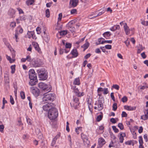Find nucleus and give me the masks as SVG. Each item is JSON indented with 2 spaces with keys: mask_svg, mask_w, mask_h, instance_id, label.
Segmentation results:
<instances>
[{
  "mask_svg": "<svg viewBox=\"0 0 148 148\" xmlns=\"http://www.w3.org/2000/svg\"><path fill=\"white\" fill-rule=\"evenodd\" d=\"M120 28V26L119 25H116L110 28V29L112 31H114L117 29H119Z\"/></svg>",
  "mask_w": 148,
  "mask_h": 148,
  "instance_id": "nucleus-22",
  "label": "nucleus"
},
{
  "mask_svg": "<svg viewBox=\"0 0 148 148\" xmlns=\"http://www.w3.org/2000/svg\"><path fill=\"white\" fill-rule=\"evenodd\" d=\"M37 72L40 79L44 80L47 79V75L42 70L38 69L37 70Z\"/></svg>",
  "mask_w": 148,
  "mask_h": 148,
  "instance_id": "nucleus-3",
  "label": "nucleus"
},
{
  "mask_svg": "<svg viewBox=\"0 0 148 148\" xmlns=\"http://www.w3.org/2000/svg\"><path fill=\"white\" fill-rule=\"evenodd\" d=\"M143 129L142 127V126L140 127H139V129L138 131V132L139 133H142L143 132Z\"/></svg>",
  "mask_w": 148,
  "mask_h": 148,
  "instance_id": "nucleus-64",
  "label": "nucleus"
},
{
  "mask_svg": "<svg viewBox=\"0 0 148 148\" xmlns=\"http://www.w3.org/2000/svg\"><path fill=\"white\" fill-rule=\"evenodd\" d=\"M124 108L128 110L132 111L135 110L136 107L135 106H131L125 105L124 106Z\"/></svg>",
  "mask_w": 148,
  "mask_h": 148,
  "instance_id": "nucleus-15",
  "label": "nucleus"
},
{
  "mask_svg": "<svg viewBox=\"0 0 148 148\" xmlns=\"http://www.w3.org/2000/svg\"><path fill=\"white\" fill-rule=\"evenodd\" d=\"M118 126L119 128L121 130H123L124 129V126L123 124L121 123H119L118 124Z\"/></svg>",
  "mask_w": 148,
  "mask_h": 148,
  "instance_id": "nucleus-37",
  "label": "nucleus"
},
{
  "mask_svg": "<svg viewBox=\"0 0 148 148\" xmlns=\"http://www.w3.org/2000/svg\"><path fill=\"white\" fill-rule=\"evenodd\" d=\"M26 18L25 16L23 15L22 16H21L19 17V19L21 21H24L25 20Z\"/></svg>",
  "mask_w": 148,
  "mask_h": 148,
  "instance_id": "nucleus-59",
  "label": "nucleus"
},
{
  "mask_svg": "<svg viewBox=\"0 0 148 148\" xmlns=\"http://www.w3.org/2000/svg\"><path fill=\"white\" fill-rule=\"evenodd\" d=\"M58 116V112L57 110L55 107L49 110L48 116L51 120L56 119Z\"/></svg>",
  "mask_w": 148,
  "mask_h": 148,
  "instance_id": "nucleus-2",
  "label": "nucleus"
},
{
  "mask_svg": "<svg viewBox=\"0 0 148 148\" xmlns=\"http://www.w3.org/2000/svg\"><path fill=\"white\" fill-rule=\"evenodd\" d=\"M126 134L125 133H121L120 134V136L119 138V142L121 143H122L123 142L124 137H125Z\"/></svg>",
  "mask_w": 148,
  "mask_h": 148,
  "instance_id": "nucleus-18",
  "label": "nucleus"
},
{
  "mask_svg": "<svg viewBox=\"0 0 148 148\" xmlns=\"http://www.w3.org/2000/svg\"><path fill=\"white\" fill-rule=\"evenodd\" d=\"M140 89L141 90H144L145 89L147 88H148V86L145 84V85L143 86H140Z\"/></svg>",
  "mask_w": 148,
  "mask_h": 148,
  "instance_id": "nucleus-35",
  "label": "nucleus"
},
{
  "mask_svg": "<svg viewBox=\"0 0 148 148\" xmlns=\"http://www.w3.org/2000/svg\"><path fill=\"white\" fill-rule=\"evenodd\" d=\"M6 56L7 59L9 61L10 63H11L14 62L15 60V59H12L10 57L8 56L7 55H6Z\"/></svg>",
  "mask_w": 148,
  "mask_h": 148,
  "instance_id": "nucleus-25",
  "label": "nucleus"
},
{
  "mask_svg": "<svg viewBox=\"0 0 148 148\" xmlns=\"http://www.w3.org/2000/svg\"><path fill=\"white\" fill-rule=\"evenodd\" d=\"M77 12V10L76 9H73L71 11V14H74Z\"/></svg>",
  "mask_w": 148,
  "mask_h": 148,
  "instance_id": "nucleus-58",
  "label": "nucleus"
},
{
  "mask_svg": "<svg viewBox=\"0 0 148 148\" xmlns=\"http://www.w3.org/2000/svg\"><path fill=\"white\" fill-rule=\"evenodd\" d=\"M56 141V140H54V139L53 138L51 143V146H53L55 144Z\"/></svg>",
  "mask_w": 148,
  "mask_h": 148,
  "instance_id": "nucleus-61",
  "label": "nucleus"
},
{
  "mask_svg": "<svg viewBox=\"0 0 148 148\" xmlns=\"http://www.w3.org/2000/svg\"><path fill=\"white\" fill-rule=\"evenodd\" d=\"M73 24V21H71L68 23L66 25V27L72 32H74L75 30Z\"/></svg>",
  "mask_w": 148,
  "mask_h": 148,
  "instance_id": "nucleus-7",
  "label": "nucleus"
},
{
  "mask_svg": "<svg viewBox=\"0 0 148 148\" xmlns=\"http://www.w3.org/2000/svg\"><path fill=\"white\" fill-rule=\"evenodd\" d=\"M81 127H77L75 129V132L77 134H78L79 133V130L81 131L82 130Z\"/></svg>",
  "mask_w": 148,
  "mask_h": 148,
  "instance_id": "nucleus-49",
  "label": "nucleus"
},
{
  "mask_svg": "<svg viewBox=\"0 0 148 148\" xmlns=\"http://www.w3.org/2000/svg\"><path fill=\"white\" fill-rule=\"evenodd\" d=\"M127 100V97L125 96H124L121 99V101L123 103L126 102Z\"/></svg>",
  "mask_w": 148,
  "mask_h": 148,
  "instance_id": "nucleus-44",
  "label": "nucleus"
},
{
  "mask_svg": "<svg viewBox=\"0 0 148 148\" xmlns=\"http://www.w3.org/2000/svg\"><path fill=\"white\" fill-rule=\"evenodd\" d=\"M106 143L105 140L102 138H99L98 144L99 148L101 147L103 145Z\"/></svg>",
  "mask_w": 148,
  "mask_h": 148,
  "instance_id": "nucleus-10",
  "label": "nucleus"
},
{
  "mask_svg": "<svg viewBox=\"0 0 148 148\" xmlns=\"http://www.w3.org/2000/svg\"><path fill=\"white\" fill-rule=\"evenodd\" d=\"M72 88L74 92L75 93L76 92H78L79 90H78V88H76V86H74L72 87Z\"/></svg>",
  "mask_w": 148,
  "mask_h": 148,
  "instance_id": "nucleus-38",
  "label": "nucleus"
},
{
  "mask_svg": "<svg viewBox=\"0 0 148 148\" xmlns=\"http://www.w3.org/2000/svg\"><path fill=\"white\" fill-rule=\"evenodd\" d=\"M125 143L126 145H132V146H134V143L133 141L131 140L127 141L125 142Z\"/></svg>",
  "mask_w": 148,
  "mask_h": 148,
  "instance_id": "nucleus-27",
  "label": "nucleus"
},
{
  "mask_svg": "<svg viewBox=\"0 0 148 148\" xmlns=\"http://www.w3.org/2000/svg\"><path fill=\"white\" fill-rule=\"evenodd\" d=\"M45 15L47 18L50 16V11L48 9H47L45 11Z\"/></svg>",
  "mask_w": 148,
  "mask_h": 148,
  "instance_id": "nucleus-31",
  "label": "nucleus"
},
{
  "mask_svg": "<svg viewBox=\"0 0 148 148\" xmlns=\"http://www.w3.org/2000/svg\"><path fill=\"white\" fill-rule=\"evenodd\" d=\"M89 46V43L87 41V40L86 41L85 43L82 46V47L84 48V51H85L87 49Z\"/></svg>",
  "mask_w": 148,
  "mask_h": 148,
  "instance_id": "nucleus-23",
  "label": "nucleus"
},
{
  "mask_svg": "<svg viewBox=\"0 0 148 148\" xmlns=\"http://www.w3.org/2000/svg\"><path fill=\"white\" fill-rule=\"evenodd\" d=\"M121 116L122 117H126L127 116V114L125 112L123 111L121 114Z\"/></svg>",
  "mask_w": 148,
  "mask_h": 148,
  "instance_id": "nucleus-55",
  "label": "nucleus"
},
{
  "mask_svg": "<svg viewBox=\"0 0 148 148\" xmlns=\"http://www.w3.org/2000/svg\"><path fill=\"white\" fill-rule=\"evenodd\" d=\"M147 116L146 115V114L142 115L141 116L140 119H142V120H146L148 119L147 117Z\"/></svg>",
  "mask_w": 148,
  "mask_h": 148,
  "instance_id": "nucleus-34",
  "label": "nucleus"
},
{
  "mask_svg": "<svg viewBox=\"0 0 148 148\" xmlns=\"http://www.w3.org/2000/svg\"><path fill=\"white\" fill-rule=\"evenodd\" d=\"M105 48L107 49H110L112 48V46L110 45H107L105 47Z\"/></svg>",
  "mask_w": 148,
  "mask_h": 148,
  "instance_id": "nucleus-60",
  "label": "nucleus"
},
{
  "mask_svg": "<svg viewBox=\"0 0 148 148\" xmlns=\"http://www.w3.org/2000/svg\"><path fill=\"white\" fill-rule=\"evenodd\" d=\"M40 30L41 29L39 27H37L36 30L37 32V34H40L41 33Z\"/></svg>",
  "mask_w": 148,
  "mask_h": 148,
  "instance_id": "nucleus-54",
  "label": "nucleus"
},
{
  "mask_svg": "<svg viewBox=\"0 0 148 148\" xmlns=\"http://www.w3.org/2000/svg\"><path fill=\"white\" fill-rule=\"evenodd\" d=\"M55 98V95L54 93H48L45 95L42 98L43 103H49L53 101Z\"/></svg>",
  "mask_w": 148,
  "mask_h": 148,
  "instance_id": "nucleus-1",
  "label": "nucleus"
},
{
  "mask_svg": "<svg viewBox=\"0 0 148 148\" xmlns=\"http://www.w3.org/2000/svg\"><path fill=\"white\" fill-rule=\"evenodd\" d=\"M30 81L29 82V84L31 86H33L35 85L36 84V83L37 82V79H30Z\"/></svg>",
  "mask_w": 148,
  "mask_h": 148,
  "instance_id": "nucleus-24",
  "label": "nucleus"
},
{
  "mask_svg": "<svg viewBox=\"0 0 148 148\" xmlns=\"http://www.w3.org/2000/svg\"><path fill=\"white\" fill-rule=\"evenodd\" d=\"M79 99L78 98L75 97V98L73 99L74 102H75V103H77L76 105V106H77V105L79 104L78 102H79Z\"/></svg>",
  "mask_w": 148,
  "mask_h": 148,
  "instance_id": "nucleus-47",
  "label": "nucleus"
},
{
  "mask_svg": "<svg viewBox=\"0 0 148 148\" xmlns=\"http://www.w3.org/2000/svg\"><path fill=\"white\" fill-rule=\"evenodd\" d=\"M95 105L97 106L94 108L95 110H97L99 111H100L103 109V104L100 100H99L98 102H96Z\"/></svg>",
  "mask_w": 148,
  "mask_h": 148,
  "instance_id": "nucleus-4",
  "label": "nucleus"
},
{
  "mask_svg": "<svg viewBox=\"0 0 148 148\" xmlns=\"http://www.w3.org/2000/svg\"><path fill=\"white\" fill-rule=\"evenodd\" d=\"M139 148H144L143 145V140L142 137L141 136H140L139 137Z\"/></svg>",
  "mask_w": 148,
  "mask_h": 148,
  "instance_id": "nucleus-17",
  "label": "nucleus"
},
{
  "mask_svg": "<svg viewBox=\"0 0 148 148\" xmlns=\"http://www.w3.org/2000/svg\"><path fill=\"white\" fill-rule=\"evenodd\" d=\"M78 2V0H70V4L72 7H74L77 5Z\"/></svg>",
  "mask_w": 148,
  "mask_h": 148,
  "instance_id": "nucleus-16",
  "label": "nucleus"
},
{
  "mask_svg": "<svg viewBox=\"0 0 148 148\" xmlns=\"http://www.w3.org/2000/svg\"><path fill=\"white\" fill-rule=\"evenodd\" d=\"M32 65L35 67H37L39 66L40 64H39L38 62L35 60L33 59L32 62L31 63Z\"/></svg>",
  "mask_w": 148,
  "mask_h": 148,
  "instance_id": "nucleus-19",
  "label": "nucleus"
},
{
  "mask_svg": "<svg viewBox=\"0 0 148 148\" xmlns=\"http://www.w3.org/2000/svg\"><path fill=\"white\" fill-rule=\"evenodd\" d=\"M34 2V0H27L26 1V3L28 5H31L33 4Z\"/></svg>",
  "mask_w": 148,
  "mask_h": 148,
  "instance_id": "nucleus-26",
  "label": "nucleus"
},
{
  "mask_svg": "<svg viewBox=\"0 0 148 148\" xmlns=\"http://www.w3.org/2000/svg\"><path fill=\"white\" fill-rule=\"evenodd\" d=\"M75 94L78 97H81L84 95V92H82L81 93L79 92V90L78 91V92H76Z\"/></svg>",
  "mask_w": 148,
  "mask_h": 148,
  "instance_id": "nucleus-29",
  "label": "nucleus"
},
{
  "mask_svg": "<svg viewBox=\"0 0 148 148\" xmlns=\"http://www.w3.org/2000/svg\"><path fill=\"white\" fill-rule=\"evenodd\" d=\"M32 45L36 51L39 53L41 52L40 49L39 47L38 44L37 42H32Z\"/></svg>",
  "mask_w": 148,
  "mask_h": 148,
  "instance_id": "nucleus-12",
  "label": "nucleus"
},
{
  "mask_svg": "<svg viewBox=\"0 0 148 148\" xmlns=\"http://www.w3.org/2000/svg\"><path fill=\"white\" fill-rule=\"evenodd\" d=\"M110 121L113 123H116L115 119L113 118H111Z\"/></svg>",
  "mask_w": 148,
  "mask_h": 148,
  "instance_id": "nucleus-63",
  "label": "nucleus"
},
{
  "mask_svg": "<svg viewBox=\"0 0 148 148\" xmlns=\"http://www.w3.org/2000/svg\"><path fill=\"white\" fill-rule=\"evenodd\" d=\"M113 110L114 111H116L117 108V104L116 103H114L112 106Z\"/></svg>",
  "mask_w": 148,
  "mask_h": 148,
  "instance_id": "nucleus-46",
  "label": "nucleus"
},
{
  "mask_svg": "<svg viewBox=\"0 0 148 148\" xmlns=\"http://www.w3.org/2000/svg\"><path fill=\"white\" fill-rule=\"evenodd\" d=\"M60 136V132H59L56 135V136L53 138L54 140H57V139L59 138Z\"/></svg>",
  "mask_w": 148,
  "mask_h": 148,
  "instance_id": "nucleus-51",
  "label": "nucleus"
},
{
  "mask_svg": "<svg viewBox=\"0 0 148 148\" xmlns=\"http://www.w3.org/2000/svg\"><path fill=\"white\" fill-rule=\"evenodd\" d=\"M111 138L113 140L114 143H116L117 142V138L113 134H112L111 135Z\"/></svg>",
  "mask_w": 148,
  "mask_h": 148,
  "instance_id": "nucleus-30",
  "label": "nucleus"
},
{
  "mask_svg": "<svg viewBox=\"0 0 148 148\" xmlns=\"http://www.w3.org/2000/svg\"><path fill=\"white\" fill-rule=\"evenodd\" d=\"M112 41L111 40H102L101 42V44H103L104 43H112Z\"/></svg>",
  "mask_w": 148,
  "mask_h": 148,
  "instance_id": "nucleus-41",
  "label": "nucleus"
},
{
  "mask_svg": "<svg viewBox=\"0 0 148 148\" xmlns=\"http://www.w3.org/2000/svg\"><path fill=\"white\" fill-rule=\"evenodd\" d=\"M29 33L31 34V35L32 36V38H33V39H36V36L34 32H29Z\"/></svg>",
  "mask_w": 148,
  "mask_h": 148,
  "instance_id": "nucleus-45",
  "label": "nucleus"
},
{
  "mask_svg": "<svg viewBox=\"0 0 148 148\" xmlns=\"http://www.w3.org/2000/svg\"><path fill=\"white\" fill-rule=\"evenodd\" d=\"M60 35L61 36H64L67 34V31L66 30L62 31L59 32Z\"/></svg>",
  "mask_w": 148,
  "mask_h": 148,
  "instance_id": "nucleus-33",
  "label": "nucleus"
},
{
  "mask_svg": "<svg viewBox=\"0 0 148 148\" xmlns=\"http://www.w3.org/2000/svg\"><path fill=\"white\" fill-rule=\"evenodd\" d=\"M30 90L32 93L36 97L39 95L40 92L39 89L36 87L32 86L30 88Z\"/></svg>",
  "mask_w": 148,
  "mask_h": 148,
  "instance_id": "nucleus-8",
  "label": "nucleus"
},
{
  "mask_svg": "<svg viewBox=\"0 0 148 148\" xmlns=\"http://www.w3.org/2000/svg\"><path fill=\"white\" fill-rule=\"evenodd\" d=\"M73 84L74 85H79L80 84V79L79 77H78L75 79Z\"/></svg>",
  "mask_w": 148,
  "mask_h": 148,
  "instance_id": "nucleus-21",
  "label": "nucleus"
},
{
  "mask_svg": "<svg viewBox=\"0 0 148 148\" xmlns=\"http://www.w3.org/2000/svg\"><path fill=\"white\" fill-rule=\"evenodd\" d=\"M15 65H12L11 66V73L12 74H13L14 73L15 71Z\"/></svg>",
  "mask_w": 148,
  "mask_h": 148,
  "instance_id": "nucleus-28",
  "label": "nucleus"
},
{
  "mask_svg": "<svg viewBox=\"0 0 148 148\" xmlns=\"http://www.w3.org/2000/svg\"><path fill=\"white\" fill-rule=\"evenodd\" d=\"M55 106V105L53 103H50L44 105L43 108L44 110L47 111L54 108Z\"/></svg>",
  "mask_w": 148,
  "mask_h": 148,
  "instance_id": "nucleus-6",
  "label": "nucleus"
},
{
  "mask_svg": "<svg viewBox=\"0 0 148 148\" xmlns=\"http://www.w3.org/2000/svg\"><path fill=\"white\" fill-rule=\"evenodd\" d=\"M72 88L74 92L75 93L76 92H78L79 90H78V88H76V86H74L72 87Z\"/></svg>",
  "mask_w": 148,
  "mask_h": 148,
  "instance_id": "nucleus-39",
  "label": "nucleus"
},
{
  "mask_svg": "<svg viewBox=\"0 0 148 148\" xmlns=\"http://www.w3.org/2000/svg\"><path fill=\"white\" fill-rule=\"evenodd\" d=\"M104 129V127H103V126L102 125L99 126V130L101 131H102V133H103L104 132V131H103Z\"/></svg>",
  "mask_w": 148,
  "mask_h": 148,
  "instance_id": "nucleus-62",
  "label": "nucleus"
},
{
  "mask_svg": "<svg viewBox=\"0 0 148 148\" xmlns=\"http://www.w3.org/2000/svg\"><path fill=\"white\" fill-rule=\"evenodd\" d=\"M33 59H32L30 56H27L26 57V60L28 62H29L31 63L32 62Z\"/></svg>",
  "mask_w": 148,
  "mask_h": 148,
  "instance_id": "nucleus-32",
  "label": "nucleus"
},
{
  "mask_svg": "<svg viewBox=\"0 0 148 148\" xmlns=\"http://www.w3.org/2000/svg\"><path fill=\"white\" fill-rule=\"evenodd\" d=\"M103 91H104L103 92V94L104 95L107 94L108 92V89L107 88H104V89H103Z\"/></svg>",
  "mask_w": 148,
  "mask_h": 148,
  "instance_id": "nucleus-56",
  "label": "nucleus"
},
{
  "mask_svg": "<svg viewBox=\"0 0 148 148\" xmlns=\"http://www.w3.org/2000/svg\"><path fill=\"white\" fill-rule=\"evenodd\" d=\"M103 116L102 115H99L97 116V121L98 122L100 121L102 119Z\"/></svg>",
  "mask_w": 148,
  "mask_h": 148,
  "instance_id": "nucleus-43",
  "label": "nucleus"
},
{
  "mask_svg": "<svg viewBox=\"0 0 148 148\" xmlns=\"http://www.w3.org/2000/svg\"><path fill=\"white\" fill-rule=\"evenodd\" d=\"M20 95L21 98L23 99H24L25 98V93L23 91H21L20 92Z\"/></svg>",
  "mask_w": 148,
  "mask_h": 148,
  "instance_id": "nucleus-40",
  "label": "nucleus"
},
{
  "mask_svg": "<svg viewBox=\"0 0 148 148\" xmlns=\"http://www.w3.org/2000/svg\"><path fill=\"white\" fill-rule=\"evenodd\" d=\"M111 35V34L109 32H105L103 34V36L106 39H108Z\"/></svg>",
  "mask_w": 148,
  "mask_h": 148,
  "instance_id": "nucleus-20",
  "label": "nucleus"
},
{
  "mask_svg": "<svg viewBox=\"0 0 148 148\" xmlns=\"http://www.w3.org/2000/svg\"><path fill=\"white\" fill-rule=\"evenodd\" d=\"M71 53L73 55L72 58H76L78 56V53L77 50L76 49H73Z\"/></svg>",
  "mask_w": 148,
  "mask_h": 148,
  "instance_id": "nucleus-14",
  "label": "nucleus"
},
{
  "mask_svg": "<svg viewBox=\"0 0 148 148\" xmlns=\"http://www.w3.org/2000/svg\"><path fill=\"white\" fill-rule=\"evenodd\" d=\"M87 103L88 104V107L90 111L92 113V105L91 103V99L90 98L88 99Z\"/></svg>",
  "mask_w": 148,
  "mask_h": 148,
  "instance_id": "nucleus-13",
  "label": "nucleus"
},
{
  "mask_svg": "<svg viewBox=\"0 0 148 148\" xmlns=\"http://www.w3.org/2000/svg\"><path fill=\"white\" fill-rule=\"evenodd\" d=\"M112 87L117 90H119V86L117 84L113 85Z\"/></svg>",
  "mask_w": 148,
  "mask_h": 148,
  "instance_id": "nucleus-50",
  "label": "nucleus"
},
{
  "mask_svg": "<svg viewBox=\"0 0 148 148\" xmlns=\"http://www.w3.org/2000/svg\"><path fill=\"white\" fill-rule=\"evenodd\" d=\"M62 16V13H60L58 15V21H60L61 20Z\"/></svg>",
  "mask_w": 148,
  "mask_h": 148,
  "instance_id": "nucleus-57",
  "label": "nucleus"
},
{
  "mask_svg": "<svg viewBox=\"0 0 148 148\" xmlns=\"http://www.w3.org/2000/svg\"><path fill=\"white\" fill-rule=\"evenodd\" d=\"M123 27L125 33L126 35H128L130 34V29L129 27L127 26L126 23H125Z\"/></svg>",
  "mask_w": 148,
  "mask_h": 148,
  "instance_id": "nucleus-11",
  "label": "nucleus"
},
{
  "mask_svg": "<svg viewBox=\"0 0 148 148\" xmlns=\"http://www.w3.org/2000/svg\"><path fill=\"white\" fill-rule=\"evenodd\" d=\"M10 26L12 28H14L16 26V22H11L10 25Z\"/></svg>",
  "mask_w": 148,
  "mask_h": 148,
  "instance_id": "nucleus-42",
  "label": "nucleus"
},
{
  "mask_svg": "<svg viewBox=\"0 0 148 148\" xmlns=\"http://www.w3.org/2000/svg\"><path fill=\"white\" fill-rule=\"evenodd\" d=\"M71 44L70 43H66L65 45V47L66 48H70L71 47Z\"/></svg>",
  "mask_w": 148,
  "mask_h": 148,
  "instance_id": "nucleus-52",
  "label": "nucleus"
},
{
  "mask_svg": "<svg viewBox=\"0 0 148 148\" xmlns=\"http://www.w3.org/2000/svg\"><path fill=\"white\" fill-rule=\"evenodd\" d=\"M10 102L12 105H13L14 103L13 98L12 95L10 96Z\"/></svg>",
  "mask_w": 148,
  "mask_h": 148,
  "instance_id": "nucleus-36",
  "label": "nucleus"
},
{
  "mask_svg": "<svg viewBox=\"0 0 148 148\" xmlns=\"http://www.w3.org/2000/svg\"><path fill=\"white\" fill-rule=\"evenodd\" d=\"M112 128L113 130H114V132L116 133H117L119 132V131L118 129L115 126H112Z\"/></svg>",
  "mask_w": 148,
  "mask_h": 148,
  "instance_id": "nucleus-48",
  "label": "nucleus"
},
{
  "mask_svg": "<svg viewBox=\"0 0 148 148\" xmlns=\"http://www.w3.org/2000/svg\"><path fill=\"white\" fill-rule=\"evenodd\" d=\"M39 87L45 92H49L50 90L47 87V86L45 83L43 82H40L38 84Z\"/></svg>",
  "mask_w": 148,
  "mask_h": 148,
  "instance_id": "nucleus-5",
  "label": "nucleus"
},
{
  "mask_svg": "<svg viewBox=\"0 0 148 148\" xmlns=\"http://www.w3.org/2000/svg\"><path fill=\"white\" fill-rule=\"evenodd\" d=\"M44 39L45 40V41L47 42H48L49 40V36H45L44 37Z\"/></svg>",
  "mask_w": 148,
  "mask_h": 148,
  "instance_id": "nucleus-53",
  "label": "nucleus"
},
{
  "mask_svg": "<svg viewBox=\"0 0 148 148\" xmlns=\"http://www.w3.org/2000/svg\"><path fill=\"white\" fill-rule=\"evenodd\" d=\"M29 74L30 79H37L36 74L34 69H30L29 71Z\"/></svg>",
  "mask_w": 148,
  "mask_h": 148,
  "instance_id": "nucleus-9",
  "label": "nucleus"
}]
</instances>
